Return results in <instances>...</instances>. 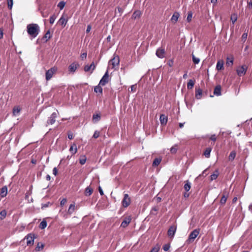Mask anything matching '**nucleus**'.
Returning a JSON list of instances; mask_svg holds the SVG:
<instances>
[{"mask_svg":"<svg viewBox=\"0 0 252 252\" xmlns=\"http://www.w3.org/2000/svg\"><path fill=\"white\" fill-rule=\"evenodd\" d=\"M221 86L219 85L215 87L214 90V94L216 96H220L221 94Z\"/></svg>","mask_w":252,"mask_h":252,"instance_id":"nucleus-15","label":"nucleus"},{"mask_svg":"<svg viewBox=\"0 0 252 252\" xmlns=\"http://www.w3.org/2000/svg\"><path fill=\"white\" fill-rule=\"evenodd\" d=\"M170 248V244H166L163 246L162 249L165 252L168 251Z\"/></svg>","mask_w":252,"mask_h":252,"instance_id":"nucleus-47","label":"nucleus"},{"mask_svg":"<svg viewBox=\"0 0 252 252\" xmlns=\"http://www.w3.org/2000/svg\"><path fill=\"white\" fill-rule=\"evenodd\" d=\"M6 211L5 210H2L0 212V220H2L4 219L6 216Z\"/></svg>","mask_w":252,"mask_h":252,"instance_id":"nucleus-37","label":"nucleus"},{"mask_svg":"<svg viewBox=\"0 0 252 252\" xmlns=\"http://www.w3.org/2000/svg\"><path fill=\"white\" fill-rule=\"evenodd\" d=\"M194 85V81L193 80L190 79L188 81L187 83V88L189 90H191L193 88Z\"/></svg>","mask_w":252,"mask_h":252,"instance_id":"nucleus-30","label":"nucleus"},{"mask_svg":"<svg viewBox=\"0 0 252 252\" xmlns=\"http://www.w3.org/2000/svg\"><path fill=\"white\" fill-rule=\"evenodd\" d=\"M79 66V63H73L69 65L68 70L70 73L73 74Z\"/></svg>","mask_w":252,"mask_h":252,"instance_id":"nucleus-10","label":"nucleus"},{"mask_svg":"<svg viewBox=\"0 0 252 252\" xmlns=\"http://www.w3.org/2000/svg\"><path fill=\"white\" fill-rule=\"evenodd\" d=\"M158 211V208L157 207H152L150 214L152 216H157V213L156 212Z\"/></svg>","mask_w":252,"mask_h":252,"instance_id":"nucleus-34","label":"nucleus"},{"mask_svg":"<svg viewBox=\"0 0 252 252\" xmlns=\"http://www.w3.org/2000/svg\"><path fill=\"white\" fill-rule=\"evenodd\" d=\"M58 114L59 113L58 111H56V112L52 113L51 116L48 118V121L50 122V124L52 125L55 123L56 121V118H57Z\"/></svg>","mask_w":252,"mask_h":252,"instance_id":"nucleus-11","label":"nucleus"},{"mask_svg":"<svg viewBox=\"0 0 252 252\" xmlns=\"http://www.w3.org/2000/svg\"><path fill=\"white\" fill-rule=\"evenodd\" d=\"M165 51L163 49L158 48L156 51V55L159 58L162 59L164 57Z\"/></svg>","mask_w":252,"mask_h":252,"instance_id":"nucleus-13","label":"nucleus"},{"mask_svg":"<svg viewBox=\"0 0 252 252\" xmlns=\"http://www.w3.org/2000/svg\"><path fill=\"white\" fill-rule=\"evenodd\" d=\"M65 2L63 1H61L58 4L57 6L61 9L62 10L65 6Z\"/></svg>","mask_w":252,"mask_h":252,"instance_id":"nucleus-42","label":"nucleus"},{"mask_svg":"<svg viewBox=\"0 0 252 252\" xmlns=\"http://www.w3.org/2000/svg\"><path fill=\"white\" fill-rule=\"evenodd\" d=\"M57 173H58V169H57V167H54L53 170V174L55 176H56Z\"/></svg>","mask_w":252,"mask_h":252,"instance_id":"nucleus-62","label":"nucleus"},{"mask_svg":"<svg viewBox=\"0 0 252 252\" xmlns=\"http://www.w3.org/2000/svg\"><path fill=\"white\" fill-rule=\"evenodd\" d=\"M67 202V200L66 198H63L60 202L61 206H63L65 204V203Z\"/></svg>","mask_w":252,"mask_h":252,"instance_id":"nucleus-58","label":"nucleus"},{"mask_svg":"<svg viewBox=\"0 0 252 252\" xmlns=\"http://www.w3.org/2000/svg\"><path fill=\"white\" fill-rule=\"evenodd\" d=\"M98 191L101 195H103L104 194L103 191L102 190V189L100 186H99L98 188Z\"/></svg>","mask_w":252,"mask_h":252,"instance_id":"nucleus-60","label":"nucleus"},{"mask_svg":"<svg viewBox=\"0 0 252 252\" xmlns=\"http://www.w3.org/2000/svg\"><path fill=\"white\" fill-rule=\"evenodd\" d=\"M210 139L213 142H215L217 140V137L215 134H212L210 137Z\"/></svg>","mask_w":252,"mask_h":252,"instance_id":"nucleus-52","label":"nucleus"},{"mask_svg":"<svg viewBox=\"0 0 252 252\" xmlns=\"http://www.w3.org/2000/svg\"><path fill=\"white\" fill-rule=\"evenodd\" d=\"M202 95V90L200 88L195 89V97L197 99H200Z\"/></svg>","mask_w":252,"mask_h":252,"instance_id":"nucleus-18","label":"nucleus"},{"mask_svg":"<svg viewBox=\"0 0 252 252\" xmlns=\"http://www.w3.org/2000/svg\"><path fill=\"white\" fill-rule=\"evenodd\" d=\"M67 21L68 20L67 19H65L64 17V16L63 15L58 21V23L63 27H65Z\"/></svg>","mask_w":252,"mask_h":252,"instance_id":"nucleus-17","label":"nucleus"},{"mask_svg":"<svg viewBox=\"0 0 252 252\" xmlns=\"http://www.w3.org/2000/svg\"><path fill=\"white\" fill-rule=\"evenodd\" d=\"M199 234V229H195L189 234L187 241L189 242H193Z\"/></svg>","mask_w":252,"mask_h":252,"instance_id":"nucleus-3","label":"nucleus"},{"mask_svg":"<svg viewBox=\"0 0 252 252\" xmlns=\"http://www.w3.org/2000/svg\"><path fill=\"white\" fill-rule=\"evenodd\" d=\"M161 159L160 158H155L153 161L152 165L154 167L158 166L160 163Z\"/></svg>","mask_w":252,"mask_h":252,"instance_id":"nucleus-28","label":"nucleus"},{"mask_svg":"<svg viewBox=\"0 0 252 252\" xmlns=\"http://www.w3.org/2000/svg\"><path fill=\"white\" fill-rule=\"evenodd\" d=\"M179 17V14L178 13H177L176 14L175 13L172 15V16L171 17V20H174L175 22H177L178 21Z\"/></svg>","mask_w":252,"mask_h":252,"instance_id":"nucleus-45","label":"nucleus"},{"mask_svg":"<svg viewBox=\"0 0 252 252\" xmlns=\"http://www.w3.org/2000/svg\"><path fill=\"white\" fill-rule=\"evenodd\" d=\"M223 62L222 61L219 60L217 63L216 69L218 71H220L223 69Z\"/></svg>","mask_w":252,"mask_h":252,"instance_id":"nucleus-19","label":"nucleus"},{"mask_svg":"<svg viewBox=\"0 0 252 252\" xmlns=\"http://www.w3.org/2000/svg\"><path fill=\"white\" fill-rule=\"evenodd\" d=\"M91 28H92L91 25H88V26L87 27V29H86V32L89 33L90 32Z\"/></svg>","mask_w":252,"mask_h":252,"instance_id":"nucleus-61","label":"nucleus"},{"mask_svg":"<svg viewBox=\"0 0 252 252\" xmlns=\"http://www.w3.org/2000/svg\"><path fill=\"white\" fill-rule=\"evenodd\" d=\"M109 62L111 63V64L113 66V68H115L116 66H118L120 63V59L118 55H116L114 54L113 58Z\"/></svg>","mask_w":252,"mask_h":252,"instance_id":"nucleus-8","label":"nucleus"},{"mask_svg":"<svg viewBox=\"0 0 252 252\" xmlns=\"http://www.w3.org/2000/svg\"><path fill=\"white\" fill-rule=\"evenodd\" d=\"M35 238V236L34 234H28L25 238V239L27 240V245L28 246L32 245Z\"/></svg>","mask_w":252,"mask_h":252,"instance_id":"nucleus-5","label":"nucleus"},{"mask_svg":"<svg viewBox=\"0 0 252 252\" xmlns=\"http://www.w3.org/2000/svg\"><path fill=\"white\" fill-rule=\"evenodd\" d=\"M233 64V59L229 58L228 57L226 59V64L232 65Z\"/></svg>","mask_w":252,"mask_h":252,"instance_id":"nucleus-46","label":"nucleus"},{"mask_svg":"<svg viewBox=\"0 0 252 252\" xmlns=\"http://www.w3.org/2000/svg\"><path fill=\"white\" fill-rule=\"evenodd\" d=\"M93 189L90 186H88L85 190V195L86 196H90L93 193Z\"/></svg>","mask_w":252,"mask_h":252,"instance_id":"nucleus-21","label":"nucleus"},{"mask_svg":"<svg viewBox=\"0 0 252 252\" xmlns=\"http://www.w3.org/2000/svg\"><path fill=\"white\" fill-rule=\"evenodd\" d=\"M99 132H98L97 131H95L94 134H93V137L94 138H97L99 137Z\"/></svg>","mask_w":252,"mask_h":252,"instance_id":"nucleus-54","label":"nucleus"},{"mask_svg":"<svg viewBox=\"0 0 252 252\" xmlns=\"http://www.w3.org/2000/svg\"><path fill=\"white\" fill-rule=\"evenodd\" d=\"M191 188V183L189 181L187 180L185 182V184L184 186V189L186 192H188Z\"/></svg>","mask_w":252,"mask_h":252,"instance_id":"nucleus-24","label":"nucleus"},{"mask_svg":"<svg viewBox=\"0 0 252 252\" xmlns=\"http://www.w3.org/2000/svg\"><path fill=\"white\" fill-rule=\"evenodd\" d=\"M131 202L130 198L128 194H124V198L122 201V205L124 208L127 207Z\"/></svg>","mask_w":252,"mask_h":252,"instance_id":"nucleus-4","label":"nucleus"},{"mask_svg":"<svg viewBox=\"0 0 252 252\" xmlns=\"http://www.w3.org/2000/svg\"><path fill=\"white\" fill-rule=\"evenodd\" d=\"M64 91V88L62 86L55 87L52 88L51 90V93L54 94H59L62 93Z\"/></svg>","mask_w":252,"mask_h":252,"instance_id":"nucleus-9","label":"nucleus"},{"mask_svg":"<svg viewBox=\"0 0 252 252\" xmlns=\"http://www.w3.org/2000/svg\"><path fill=\"white\" fill-rule=\"evenodd\" d=\"M75 207V206L74 204H71L67 211L68 214L70 215L72 214L74 211Z\"/></svg>","mask_w":252,"mask_h":252,"instance_id":"nucleus-31","label":"nucleus"},{"mask_svg":"<svg viewBox=\"0 0 252 252\" xmlns=\"http://www.w3.org/2000/svg\"><path fill=\"white\" fill-rule=\"evenodd\" d=\"M44 247V245L42 243H38L36 247L35 248V250L36 251H40L42 250Z\"/></svg>","mask_w":252,"mask_h":252,"instance_id":"nucleus-39","label":"nucleus"},{"mask_svg":"<svg viewBox=\"0 0 252 252\" xmlns=\"http://www.w3.org/2000/svg\"><path fill=\"white\" fill-rule=\"evenodd\" d=\"M57 18V16L55 14H53L51 15L49 19V22L51 24H52L54 23L56 19Z\"/></svg>","mask_w":252,"mask_h":252,"instance_id":"nucleus-41","label":"nucleus"},{"mask_svg":"<svg viewBox=\"0 0 252 252\" xmlns=\"http://www.w3.org/2000/svg\"><path fill=\"white\" fill-rule=\"evenodd\" d=\"M227 200V196H225V195L223 194L220 200V204L221 205H224L226 203Z\"/></svg>","mask_w":252,"mask_h":252,"instance_id":"nucleus-40","label":"nucleus"},{"mask_svg":"<svg viewBox=\"0 0 252 252\" xmlns=\"http://www.w3.org/2000/svg\"><path fill=\"white\" fill-rule=\"evenodd\" d=\"M86 161V158H81V159H79V163L81 165H84Z\"/></svg>","mask_w":252,"mask_h":252,"instance_id":"nucleus-55","label":"nucleus"},{"mask_svg":"<svg viewBox=\"0 0 252 252\" xmlns=\"http://www.w3.org/2000/svg\"><path fill=\"white\" fill-rule=\"evenodd\" d=\"M7 194V187L6 186H3L0 189V195L1 198L4 197Z\"/></svg>","mask_w":252,"mask_h":252,"instance_id":"nucleus-14","label":"nucleus"},{"mask_svg":"<svg viewBox=\"0 0 252 252\" xmlns=\"http://www.w3.org/2000/svg\"><path fill=\"white\" fill-rule=\"evenodd\" d=\"M236 153L235 151H231L228 157L229 160L231 161L233 160L236 157Z\"/></svg>","mask_w":252,"mask_h":252,"instance_id":"nucleus-33","label":"nucleus"},{"mask_svg":"<svg viewBox=\"0 0 252 252\" xmlns=\"http://www.w3.org/2000/svg\"><path fill=\"white\" fill-rule=\"evenodd\" d=\"M131 218L129 216L128 218H126L122 222L121 226L123 228L126 227L131 221Z\"/></svg>","mask_w":252,"mask_h":252,"instance_id":"nucleus-12","label":"nucleus"},{"mask_svg":"<svg viewBox=\"0 0 252 252\" xmlns=\"http://www.w3.org/2000/svg\"><path fill=\"white\" fill-rule=\"evenodd\" d=\"M28 34L33 37H35L38 34L39 27L36 24H31L27 26Z\"/></svg>","mask_w":252,"mask_h":252,"instance_id":"nucleus-1","label":"nucleus"},{"mask_svg":"<svg viewBox=\"0 0 252 252\" xmlns=\"http://www.w3.org/2000/svg\"><path fill=\"white\" fill-rule=\"evenodd\" d=\"M212 151V148L210 147L207 148L204 152V155L206 158H209L210 157V153Z\"/></svg>","mask_w":252,"mask_h":252,"instance_id":"nucleus-29","label":"nucleus"},{"mask_svg":"<svg viewBox=\"0 0 252 252\" xmlns=\"http://www.w3.org/2000/svg\"><path fill=\"white\" fill-rule=\"evenodd\" d=\"M248 31L246 32V30L245 31V32L242 34V40L243 42H245L248 37Z\"/></svg>","mask_w":252,"mask_h":252,"instance_id":"nucleus-44","label":"nucleus"},{"mask_svg":"<svg viewBox=\"0 0 252 252\" xmlns=\"http://www.w3.org/2000/svg\"><path fill=\"white\" fill-rule=\"evenodd\" d=\"M101 85L98 84V85L96 86L94 88V92L96 93H99L100 94H102L103 92L102 88L101 86Z\"/></svg>","mask_w":252,"mask_h":252,"instance_id":"nucleus-26","label":"nucleus"},{"mask_svg":"<svg viewBox=\"0 0 252 252\" xmlns=\"http://www.w3.org/2000/svg\"><path fill=\"white\" fill-rule=\"evenodd\" d=\"M90 66H91V69H92V70L91 71V73H92L93 71L94 70L95 68V64H94V62H93L90 65Z\"/></svg>","mask_w":252,"mask_h":252,"instance_id":"nucleus-59","label":"nucleus"},{"mask_svg":"<svg viewBox=\"0 0 252 252\" xmlns=\"http://www.w3.org/2000/svg\"><path fill=\"white\" fill-rule=\"evenodd\" d=\"M159 250L160 246L158 245H156L151 250L150 252H158Z\"/></svg>","mask_w":252,"mask_h":252,"instance_id":"nucleus-38","label":"nucleus"},{"mask_svg":"<svg viewBox=\"0 0 252 252\" xmlns=\"http://www.w3.org/2000/svg\"><path fill=\"white\" fill-rule=\"evenodd\" d=\"M159 120L161 125H165L167 122V117L164 114H161L159 116Z\"/></svg>","mask_w":252,"mask_h":252,"instance_id":"nucleus-16","label":"nucleus"},{"mask_svg":"<svg viewBox=\"0 0 252 252\" xmlns=\"http://www.w3.org/2000/svg\"><path fill=\"white\" fill-rule=\"evenodd\" d=\"M109 81V72L107 70L101 79H100L99 84L101 86H105Z\"/></svg>","mask_w":252,"mask_h":252,"instance_id":"nucleus-6","label":"nucleus"},{"mask_svg":"<svg viewBox=\"0 0 252 252\" xmlns=\"http://www.w3.org/2000/svg\"><path fill=\"white\" fill-rule=\"evenodd\" d=\"M248 67L246 64L242 65L239 66L236 69V72L237 75L241 77L246 74L248 70Z\"/></svg>","mask_w":252,"mask_h":252,"instance_id":"nucleus-2","label":"nucleus"},{"mask_svg":"<svg viewBox=\"0 0 252 252\" xmlns=\"http://www.w3.org/2000/svg\"><path fill=\"white\" fill-rule=\"evenodd\" d=\"M91 69V66L89 64H87L84 66V71L85 72H88Z\"/></svg>","mask_w":252,"mask_h":252,"instance_id":"nucleus-51","label":"nucleus"},{"mask_svg":"<svg viewBox=\"0 0 252 252\" xmlns=\"http://www.w3.org/2000/svg\"><path fill=\"white\" fill-rule=\"evenodd\" d=\"M8 7L9 9H11L13 6V0H7Z\"/></svg>","mask_w":252,"mask_h":252,"instance_id":"nucleus-48","label":"nucleus"},{"mask_svg":"<svg viewBox=\"0 0 252 252\" xmlns=\"http://www.w3.org/2000/svg\"><path fill=\"white\" fill-rule=\"evenodd\" d=\"M142 14L140 10H136L132 14V18L136 19L137 18H139L141 17Z\"/></svg>","mask_w":252,"mask_h":252,"instance_id":"nucleus-22","label":"nucleus"},{"mask_svg":"<svg viewBox=\"0 0 252 252\" xmlns=\"http://www.w3.org/2000/svg\"><path fill=\"white\" fill-rule=\"evenodd\" d=\"M101 118V116L100 113L94 114L93 115V120L94 123L98 122Z\"/></svg>","mask_w":252,"mask_h":252,"instance_id":"nucleus-23","label":"nucleus"},{"mask_svg":"<svg viewBox=\"0 0 252 252\" xmlns=\"http://www.w3.org/2000/svg\"><path fill=\"white\" fill-rule=\"evenodd\" d=\"M69 151L72 153V155L75 154L77 151V148L76 144H73L69 148Z\"/></svg>","mask_w":252,"mask_h":252,"instance_id":"nucleus-27","label":"nucleus"},{"mask_svg":"<svg viewBox=\"0 0 252 252\" xmlns=\"http://www.w3.org/2000/svg\"><path fill=\"white\" fill-rule=\"evenodd\" d=\"M21 111V108L19 107H15L13 109V114L16 116L19 114Z\"/></svg>","mask_w":252,"mask_h":252,"instance_id":"nucleus-32","label":"nucleus"},{"mask_svg":"<svg viewBox=\"0 0 252 252\" xmlns=\"http://www.w3.org/2000/svg\"><path fill=\"white\" fill-rule=\"evenodd\" d=\"M136 85V84H135V85H132L130 86V92H135L136 91V88H135V86Z\"/></svg>","mask_w":252,"mask_h":252,"instance_id":"nucleus-57","label":"nucleus"},{"mask_svg":"<svg viewBox=\"0 0 252 252\" xmlns=\"http://www.w3.org/2000/svg\"><path fill=\"white\" fill-rule=\"evenodd\" d=\"M47 32H46L45 34H44V36L43 37V38L41 39V42H46L47 41Z\"/></svg>","mask_w":252,"mask_h":252,"instance_id":"nucleus-50","label":"nucleus"},{"mask_svg":"<svg viewBox=\"0 0 252 252\" xmlns=\"http://www.w3.org/2000/svg\"><path fill=\"white\" fill-rule=\"evenodd\" d=\"M67 137H68V138L70 140H71L73 139V134L72 133H68L67 134Z\"/></svg>","mask_w":252,"mask_h":252,"instance_id":"nucleus-64","label":"nucleus"},{"mask_svg":"<svg viewBox=\"0 0 252 252\" xmlns=\"http://www.w3.org/2000/svg\"><path fill=\"white\" fill-rule=\"evenodd\" d=\"M177 230V225H172L170 226L169 228L167 231V235L169 237L173 238Z\"/></svg>","mask_w":252,"mask_h":252,"instance_id":"nucleus-7","label":"nucleus"},{"mask_svg":"<svg viewBox=\"0 0 252 252\" xmlns=\"http://www.w3.org/2000/svg\"><path fill=\"white\" fill-rule=\"evenodd\" d=\"M219 174V171L218 170H216L215 172L211 175L210 181H212L214 180H216L218 178Z\"/></svg>","mask_w":252,"mask_h":252,"instance_id":"nucleus-25","label":"nucleus"},{"mask_svg":"<svg viewBox=\"0 0 252 252\" xmlns=\"http://www.w3.org/2000/svg\"><path fill=\"white\" fill-rule=\"evenodd\" d=\"M177 151V149L175 148L174 146L172 147L170 149V152L172 154H175Z\"/></svg>","mask_w":252,"mask_h":252,"instance_id":"nucleus-53","label":"nucleus"},{"mask_svg":"<svg viewBox=\"0 0 252 252\" xmlns=\"http://www.w3.org/2000/svg\"><path fill=\"white\" fill-rule=\"evenodd\" d=\"M192 17V12L191 11H189L188 13V16L187 18V21L188 22H190L191 21Z\"/></svg>","mask_w":252,"mask_h":252,"instance_id":"nucleus-43","label":"nucleus"},{"mask_svg":"<svg viewBox=\"0 0 252 252\" xmlns=\"http://www.w3.org/2000/svg\"><path fill=\"white\" fill-rule=\"evenodd\" d=\"M56 70L57 68L55 67L48 69V80L52 77L53 74L56 71Z\"/></svg>","mask_w":252,"mask_h":252,"instance_id":"nucleus-20","label":"nucleus"},{"mask_svg":"<svg viewBox=\"0 0 252 252\" xmlns=\"http://www.w3.org/2000/svg\"><path fill=\"white\" fill-rule=\"evenodd\" d=\"M47 224V221H46L45 219H44L40 223L39 228L41 229H44L46 227Z\"/></svg>","mask_w":252,"mask_h":252,"instance_id":"nucleus-35","label":"nucleus"},{"mask_svg":"<svg viewBox=\"0 0 252 252\" xmlns=\"http://www.w3.org/2000/svg\"><path fill=\"white\" fill-rule=\"evenodd\" d=\"M117 8L118 11V12L119 13V15H118V16H121L122 14V13L124 11V9L121 8V7H119V6H118L117 7Z\"/></svg>","mask_w":252,"mask_h":252,"instance_id":"nucleus-49","label":"nucleus"},{"mask_svg":"<svg viewBox=\"0 0 252 252\" xmlns=\"http://www.w3.org/2000/svg\"><path fill=\"white\" fill-rule=\"evenodd\" d=\"M87 56V54L86 52L83 53L81 54V58H82V59H83L86 58Z\"/></svg>","mask_w":252,"mask_h":252,"instance_id":"nucleus-63","label":"nucleus"},{"mask_svg":"<svg viewBox=\"0 0 252 252\" xmlns=\"http://www.w3.org/2000/svg\"><path fill=\"white\" fill-rule=\"evenodd\" d=\"M192 62L195 64H198L200 62V59L196 58L193 54H192Z\"/></svg>","mask_w":252,"mask_h":252,"instance_id":"nucleus-36","label":"nucleus"},{"mask_svg":"<svg viewBox=\"0 0 252 252\" xmlns=\"http://www.w3.org/2000/svg\"><path fill=\"white\" fill-rule=\"evenodd\" d=\"M237 16L233 17V16H232L231 17V22H232V24H234L236 22V21H237Z\"/></svg>","mask_w":252,"mask_h":252,"instance_id":"nucleus-56","label":"nucleus"}]
</instances>
